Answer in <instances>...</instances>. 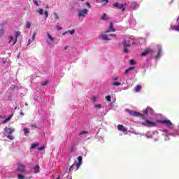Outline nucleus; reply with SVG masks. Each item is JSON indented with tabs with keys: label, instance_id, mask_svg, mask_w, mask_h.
Here are the masks:
<instances>
[{
	"label": "nucleus",
	"instance_id": "48",
	"mask_svg": "<svg viewBox=\"0 0 179 179\" xmlns=\"http://www.w3.org/2000/svg\"><path fill=\"white\" fill-rule=\"evenodd\" d=\"M83 134H87V131H83L80 132V135H83Z\"/></svg>",
	"mask_w": 179,
	"mask_h": 179
},
{
	"label": "nucleus",
	"instance_id": "40",
	"mask_svg": "<svg viewBox=\"0 0 179 179\" xmlns=\"http://www.w3.org/2000/svg\"><path fill=\"white\" fill-rule=\"evenodd\" d=\"M18 178L19 179H24V176L22 174H20V175H18Z\"/></svg>",
	"mask_w": 179,
	"mask_h": 179
},
{
	"label": "nucleus",
	"instance_id": "7",
	"mask_svg": "<svg viewBox=\"0 0 179 179\" xmlns=\"http://www.w3.org/2000/svg\"><path fill=\"white\" fill-rule=\"evenodd\" d=\"M114 31H115V29H114V25H113V22H110L109 29L105 30V31H104V33H105V34L110 33V32L113 33V32H114Z\"/></svg>",
	"mask_w": 179,
	"mask_h": 179
},
{
	"label": "nucleus",
	"instance_id": "4",
	"mask_svg": "<svg viewBox=\"0 0 179 179\" xmlns=\"http://www.w3.org/2000/svg\"><path fill=\"white\" fill-rule=\"evenodd\" d=\"M87 12H89V10L85 8L83 10H78V16L79 17H85L86 16Z\"/></svg>",
	"mask_w": 179,
	"mask_h": 179
},
{
	"label": "nucleus",
	"instance_id": "53",
	"mask_svg": "<svg viewBox=\"0 0 179 179\" xmlns=\"http://www.w3.org/2000/svg\"><path fill=\"white\" fill-rule=\"evenodd\" d=\"M64 50H68V46L64 47Z\"/></svg>",
	"mask_w": 179,
	"mask_h": 179
},
{
	"label": "nucleus",
	"instance_id": "21",
	"mask_svg": "<svg viewBox=\"0 0 179 179\" xmlns=\"http://www.w3.org/2000/svg\"><path fill=\"white\" fill-rule=\"evenodd\" d=\"M135 69V66L129 67V69H126L125 73H128L129 72H131V71Z\"/></svg>",
	"mask_w": 179,
	"mask_h": 179
},
{
	"label": "nucleus",
	"instance_id": "13",
	"mask_svg": "<svg viewBox=\"0 0 179 179\" xmlns=\"http://www.w3.org/2000/svg\"><path fill=\"white\" fill-rule=\"evenodd\" d=\"M101 20H108L110 19V17L107 15V14L103 13L102 17H101Z\"/></svg>",
	"mask_w": 179,
	"mask_h": 179
},
{
	"label": "nucleus",
	"instance_id": "58",
	"mask_svg": "<svg viewBox=\"0 0 179 179\" xmlns=\"http://www.w3.org/2000/svg\"><path fill=\"white\" fill-rule=\"evenodd\" d=\"M70 179H72V177H71Z\"/></svg>",
	"mask_w": 179,
	"mask_h": 179
},
{
	"label": "nucleus",
	"instance_id": "31",
	"mask_svg": "<svg viewBox=\"0 0 179 179\" xmlns=\"http://www.w3.org/2000/svg\"><path fill=\"white\" fill-rule=\"evenodd\" d=\"M33 2L36 6H40V4H38V1L37 0H33Z\"/></svg>",
	"mask_w": 179,
	"mask_h": 179
},
{
	"label": "nucleus",
	"instance_id": "27",
	"mask_svg": "<svg viewBox=\"0 0 179 179\" xmlns=\"http://www.w3.org/2000/svg\"><path fill=\"white\" fill-rule=\"evenodd\" d=\"M38 145V143H33L31 145V149H34V148H37Z\"/></svg>",
	"mask_w": 179,
	"mask_h": 179
},
{
	"label": "nucleus",
	"instance_id": "59",
	"mask_svg": "<svg viewBox=\"0 0 179 179\" xmlns=\"http://www.w3.org/2000/svg\"><path fill=\"white\" fill-rule=\"evenodd\" d=\"M81 1H85V0H81Z\"/></svg>",
	"mask_w": 179,
	"mask_h": 179
},
{
	"label": "nucleus",
	"instance_id": "33",
	"mask_svg": "<svg viewBox=\"0 0 179 179\" xmlns=\"http://www.w3.org/2000/svg\"><path fill=\"white\" fill-rule=\"evenodd\" d=\"M24 134H29V129L28 128H24Z\"/></svg>",
	"mask_w": 179,
	"mask_h": 179
},
{
	"label": "nucleus",
	"instance_id": "41",
	"mask_svg": "<svg viewBox=\"0 0 179 179\" xmlns=\"http://www.w3.org/2000/svg\"><path fill=\"white\" fill-rule=\"evenodd\" d=\"M102 3H103V5H106V3H108V0H102Z\"/></svg>",
	"mask_w": 179,
	"mask_h": 179
},
{
	"label": "nucleus",
	"instance_id": "12",
	"mask_svg": "<svg viewBox=\"0 0 179 179\" xmlns=\"http://www.w3.org/2000/svg\"><path fill=\"white\" fill-rule=\"evenodd\" d=\"M153 50L151 49L146 50L143 53H141V57H146V55H149L150 52H152Z\"/></svg>",
	"mask_w": 179,
	"mask_h": 179
},
{
	"label": "nucleus",
	"instance_id": "14",
	"mask_svg": "<svg viewBox=\"0 0 179 179\" xmlns=\"http://www.w3.org/2000/svg\"><path fill=\"white\" fill-rule=\"evenodd\" d=\"M13 117V114L10 115L9 117H8L6 119H5L3 121V124H6V122L10 121V120L12 119Z\"/></svg>",
	"mask_w": 179,
	"mask_h": 179
},
{
	"label": "nucleus",
	"instance_id": "3",
	"mask_svg": "<svg viewBox=\"0 0 179 179\" xmlns=\"http://www.w3.org/2000/svg\"><path fill=\"white\" fill-rule=\"evenodd\" d=\"M113 6L115 8H117L118 9H121L122 12H124L125 11V6H127V4L120 3H115L113 4Z\"/></svg>",
	"mask_w": 179,
	"mask_h": 179
},
{
	"label": "nucleus",
	"instance_id": "22",
	"mask_svg": "<svg viewBox=\"0 0 179 179\" xmlns=\"http://www.w3.org/2000/svg\"><path fill=\"white\" fill-rule=\"evenodd\" d=\"M123 52H124V54H128V52H129L128 47L123 46Z\"/></svg>",
	"mask_w": 179,
	"mask_h": 179
},
{
	"label": "nucleus",
	"instance_id": "24",
	"mask_svg": "<svg viewBox=\"0 0 179 179\" xmlns=\"http://www.w3.org/2000/svg\"><path fill=\"white\" fill-rule=\"evenodd\" d=\"M81 164H82V162H78L77 164H76V170H79V169L80 168Z\"/></svg>",
	"mask_w": 179,
	"mask_h": 179
},
{
	"label": "nucleus",
	"instance_id": "15",
	"mask_svg": "<svg viewBox=\"0 0 179 179\" xmlns=\"http://www.w3.org/2000/svg\"><path fill=\"white\" fill-rule=\"evenodd\" d=\"M19 36H20V31H16L15 32V39L14 40V44L15 43H17V37H19Z\"/></svg>",
	"mask_w": 179,
	"mask_h": 179
},
{
	"label": "nucleus",
	"instance_id": "8",
	"mask_svg": "<svg viewBox=\"0 0 179 179\" xmlns=\"http://www.w3.org/2000/svg\"><path fill=\"white\" fill-rule=\"evenodd\" d=\"M131 41H132V39L125 40L123 39L122 41V45L123 47H131Z\"/></svg>",
	"mask_w": 179,
	"mask_h": 179
},
{
	"label": "nucleus",
	"instance_id": "55",
	"mask_svg": "<svg viewBox=\"0 0 179 179\" xmlns=\"http://www.w3.org/2000/svg\"><path fill=\"white\" fill-rule=\"evenodd\" d=\"M71 152H73V148H71Z\"/></svg>",
	"mask_w": 179,
	"mask_h": 179
},
{
	"label": "nucleus",
	"instance_id": "10",
	"mask_svg": "<svg viewBox=\"0 0 179 179\" xmlns=\"http://www.w3.org/2000/svg\"><path fill=\"white\" fill-rule=\"evenodd\" d=\"M24 169H26V166L23 164H18L17 170L20 173H23L24 171Z\"/></svg>",
	"mask_w": 179,
	"mask_h": 179
},
{
	"label": "nucleus",
	"instance_id": "45",
	"mask_svg": "<svg viewBox=\"0 0 179 179\" xmlns=\"http://www.w3.org/2000/svg\"><path fill=\"white\" fill-rule=\"evenodd\" d=\"M32 38L33 40H35L36 38V32H34L33 34H32Z\"/></svg>",
	"mask_w": 179,
	"mask_h": 179
},
{
	"label": "nucleus",
	"instance_id": "52",
	"mask_svg": "<svg viewBox=\"0 0 179 179\" xmlns=\"http://www.w3.org/2000/svg\"><path fill=\"white\" fill-rule=\"evenodd\" d=\"M113 80H118L117 78H113Z\"/></svg>",
	"mask_w": 179,
	"mask_h": 179
},
{
	"label": "nucleus",
	"instance_id": "20",
	"mask_svg": "<svg viewBox=\"0 0 179 179\" xmlns=\"http://www.w3.org/2000/svg\"><path fill=\"white\" fill-rule=\"evenodd\" d=\"M162 57V49H159L158 50V54L156 56L157 59H159Z\"/></svg>",
	"mask_w": 179,
	"mask_h": 179
},
{
	"label": "nucleus",
	"instance_id": "17",
	"mask_svg": "<svg viewBox=\"0 0 179 179\" xmlns=\"http://www.w3.org/2000/svg\"><path fill=\"white\" fill-rule=\"evenodd\" d=\"M34 170L36 174H37V173H40V166L36 165V166L34 168Z\"/></svg>",
	"mask_w": 179,
	"mask_h": 179
},
{
	"label": "nucleus",
	"instance_id": "6",
	"mask_svg": "<svg viewBox=\"0 0 179 179\" xmlns=\"http://www.w3.org/2000/svg\"><path fill=\"white\" fill-rule=\"evenodd\" d=\"M129 113L133 117H143V114L134 110H129Z\"/></svg>",
	"mask_w": 179,
	"mask_h": 179
},
{
	"label": "nucleus",
	"instance_id": "50",
	"mask_svg": "<svg viewBox=\"0 0 179 179\" xmlns=\"http://www.w3.org/2000/svg\"><path fill=\"white\" fill-rule=\"evenodd\" d=\"M9 38H10L9 43H10V41H12L13 40V37L10 36Z\"/></svg>",
	"mask_w": 179,
	"mask_h": 179
},
{
	"label": "nucleus",
	"instance_id": "37",
	"mask_svg": "<svg viewBox=\"0 0 179 179\" xmlns=\"http://www.w3.org/2000/svg\"><path fill=\"white\" fill-rule=\"evenodd\" d=\"M5 33V31L3 29H0V37L2 36V35Z\"/></svg>",
	"mask_w": 179,
	"mask_h": 179
},
{
	"label": "nucleus",
	"instance_id": "18",
	"mask_svg": "<svg viewBox=\"0 0 179 179\" xmlns=\"http://www.w3.org/2000/svg\"><path fill=\"white\" fill-rule=\"evenodd\" d=\"M136 92H141V90H142V86L138 85H136V88H135Z\"/></svg>",
	"mask_w": 179,
	"mask_h": 179
},
{
	"label": "nucleus",
	"instance_id": "2",
	"mask_svg": "<svg viewBox=\"0 0 179 179\" xmlns=\"http://www.w3.org/2000/svg\"><path fill=\"white\" fill-rule=\"evenodd\" d=\"M110 37H117V35L115 34H103L102 35V40L104 41H111V38Z\"/></svg>",
	"mask_w": 179,
	"mask_h": 179
},
{
	"label": "nucleus",
	"instance_id": "28",
	"mask_svg": "<svg viewBox=\"0 0 179 179\" xmlns=\"http://www.w3.org/2000/svg\"><path fill=\"white\" fill-rule=\"evenodd\" d=\"M53 15L55 17V19H56V20H58V19H59V17L58 16V14H57V13H54Z\"/></svg>",
	"mask_w": 179,
	"mask_h": 179
},
{
	"label": "nucleus",
	"instance_id": "23",
	"mask_svg": "<svg viewBox=\"0 0 179 179\" xmlns=\"http://www.w3.org/2000/svg\"><path fill=\"white\" fill-rule=\"evenodd\" d=\"M48 38H49L50 40V41H52V43H54V38H52V36H51V35L50 34V33H48Z\"/></svg>",
	"mask_w": 179,
	"mask_h": 179
},
{
	"label": "nucleus",
	"instance_id": "56",
	"mask_svg": "<svg viewBox=\"0 0 179 179\" xmlns=\"http://www.w3.org/2000/svg\"><path fill=\"white\" fill-rule=\"evenodd\" d=\"M57 179H59V177H57Z\"/></svg>",
	"mask_w": 179,
	"mask_h": 179
},
{
	"label": "nucleus",
	"instance_id": "43",
	"mask_svg": "<svg viewBox=\"0 0 179 179\" xmlns=\"http://www.w3.org/2000/svg\"><path fill=\"white\" fill-rule=\"evenodd\" d=\"M85 5H86V6H87V8H89V9H90V8H91L90 3L89 2H86Z\"/></svg>",
	"mask_w": 179,
	"mask_h": 179
},
{
	"label": "nucleus",
	"instance_id": "49",
	"mask_svg": "<svg viewBox=\"0 0 179 179\" xmlns=\"http://www.w3.org/2000/svg\"><path fill=\"white\" fill-rule=\"evenodd\" d=\"M73 166H75V164H73V165H71V166L69 167V171L72 170V168L73 167Z\"/></svg>",
	"mask_w": 179,
	"mask_h": 179
},
{
	"label": "nucleus",
	"instance_id": "39",
	"mask_svg": "<svg viewBox=\"0 0 179 179\" xmlns=\"http://www.w3.org/2000/svg\"><path fill=\"white\" fill-rule=\"evenodd\" d=\"M70 34H75V29H72V30H69Z\"/></svg>",
	"mask_w": 179,
	"mask_h": 179
},
{
	"label": "nucleus",
	"instance_id": "32",
	"mask_svg": "<svg viewBox=\"0 0 179 179\" xmlns=\"http://www.w3.org/2000/svg\"><path fill=\"white\" fill-rule=\"evenodd\" d=\"M44 15H45V19H47L48 17V11L45 10Z\"/></svg>",
	"mask_w": 179,
	"mask_h": 179
},
{
	"label": "nucleus",
	"instance_id": "42",
	"mask_svg": "<svg viewBox=\"0 0 179 179\" xmlns=\"http://www.w3.org/2000/svg\"><path fill=\"white\" fill-rule=\"evenodd\" d=\"M56 28L57 30H62V27H61L59 25L56 26Z\"/></svg>",
	"mask_w": 179,
	"mask_h": 179
},
{
	"label": "nucleus",
	"instance_id": "30",
	"mask_svg": "<svg viewBox=\"0 0 179 179\" xmlns=\"http://www.w3.org/2000/svg\"><path fill=\"white\" fill-rule=\"evenodd\" d=\"M7 138H8V139H10V141H13V139H14V138L13 137V136L10 135V134H8V135L7 136Z\"/></svg>",
	"mask_w": 179,
	"mask_h": 179
},
{
	"label": "nucleus",
	"instance_id": "19",
	"mask_svg": "<svg viewBox=\"0 0 179 179\" xmlns=\"http://www.w3.org/2000/svg\"><path fill=\"white\" fill-rule=\"evenodd\" d=\"M36 12L38 13H39V15H43V13H44V9L43 8H38V10H36Z\"/></svg>",
	"mask_w": 179,
	"mask_h": 179
},
{
	"label": "nucleus",
	"instance_id": "36",
	"mask_svg": "<svg viewBox=\"0 0 179 179\" xmlns=\"http://www.w3.org/2000/svg\"><path fill=\"white\" fill-rule=\"evenodd\" d=\"M44 149H45V147L44 145L38 148V150H44Z\"/></svg>",
	"mask_w": 179,
	"mask_h": 179
},
{
	"label": "nucleus",
	"instance_id": "25",
	"mask_svg": "<svg viewBox=\"0 0 179 179\" xmlns=\"http://www.w3.org/2000/svg\"><path fill=\"white\" fill-rule=\"evenodd\" d=\"M30 27H31V22H30V21H27V28L30 29Z\"/></svg>",
	"mask_w": 179,
	"mask_h": 179
},
{
	"label": "nucleus",
	"instance_id": "26",
	"mask_svg": "<svg viewBox=\"0 0 179 179\" xmlns=\"http://www.w3.org/2000/svg\"><path fill=\"white\" fill-rule=\"evenodd\" d=\"M120 85H121V83L114 82L112 83V86H120Z\"/></svg>",
	"mask_w": 179,
	"mask_h": 179
},
{
	"label": "nucleus",
	"instance_id": "35",
	"mask_svg": "<svg viewBox=\"0 0 179 179\" xmlns=\"http://www.w3.org/2000/svg\"><path fill=\"white\" fill-rule=\"evenodd\" d=\"M106 99L108 101H111V96H106Z\"/></svg>",
	"mask_w": 179,
	"mask_h": 179
},
{
	"label": "nucleus",
	"instance_id": "29",
	"mask_svg": "<svg viewBox=\"0 0 179 179\" xmlns=\"http://www.w3.org/2000/svg\"><path fill=\"white\" fill-rule=\"evenodd\" d=\"M48 84V80H45L43 83H41V86H47Z\"/></svg>",
	"mask_w": 179,
	"mask_h": 179
},
{
	"label": "nucleus",
	"instance_id": "46",
	"mask_svg": "<svg viewBox=\"0 0 179 179\" xmlns=\"http://www.w3.org/2000/svg\"><path fill=\"white\" fill-rule=\"evenodd\" d=\"M95 108H101V105L100 104L96 105Z\"/></svg>",
	"mask_w": 179,
	"mask_h": 179
},
{
	"label": "nucleus",
	"instance_id": "16",
	"mask_svg": "<svg viewBox=\"0 0 179 179\" xmlns=\"http://www.w3.org/2000/svg\"><path fill=\"white\" fill-rule=\"evenodd\" d=\"M172 30H175L176 31H179V24L178 25H172Z\"/></svg>",
	"mask_w": 179,
	"mask_h": 179
},
{
	"label": "nucleus",
	"instance_id": "44",
	"mask_svg": "<svg viewBox=\"0 0 179 179\" xmlns=\"http://www.w3.org/2000/svg\"><path fill=\"white\" fill-rule=\"evenodd\" d=\"M148 113H149V110H148V109H145L143 110V113L145 114V115L148 114Z\"/></svg>",
	"mask_w": 179,
	"mask_h": 179
},
{
	"label": "nucleus",
	"instance_id": "11",
	"mask_svg": "<svg viewBox=\"0 0 179 179\" xmlns=\"http://www.w3.org/2000/svg\"><path fill=\"white\" fill-rule=\"evenodd\" d=\"M117 129L118 131H121V132H127V129H125V127H124V125L122 124H118Z\"/></svg>",
	"mask_w": 179,
	"mask_h": 179
},
{
	"label": "nucleus",
	"instance_id": "51",
	"mask_svg": "<svg viewBox=\"0 0 179 179\" xmlns=\"http://www.w3.org/2000/svg\"><path fill=\"white\" fill-rule=\"evenodd\" d=\"M31 41L30 40V39H29V41H28V45L29 44H31Z\"/></svg>",
	"mask_w": 179,
	"mask_h": 179
},
{
	"label": "nucleus",
	"instance_id": "34",
	"mask_svg": "<svg viewBox=\"0 0 179 179\" xmlns=\"http://www.w3.org/2000/svg\"><path fill=\"white\" fill-rule=\"evenodd\" d=\"M83 159V157H82V156H79L78 157V162L82 163Z\"/></svg>",
	"mask_w": 179,
	"mask_h": 179
},
{
	"label": "nucleus",
	"instance_id": "5",
	"mask_svg": "<svg viewBox=\"0 0 179 179\" xmlns=\"http://www.w3.org/2000/svg\"><path fill=\"white\" fill-rule=\"evenodd\" d=\"M159 122L162 125H166V127H171L173 125V123H171V121L169 120H159Z\"/></svg>",
	"mask_w": 179,
	"mask_h": 179
},
{
	"label": "nucleus",
	"instance_id": "9",
	"mask_svg": "<svg viewBox=\"0 0 179 179\" xmlns=\"http://www.w3.org/2000/svg\"><path fill=\"white\" fill-rule=\"evenodd\" d=\"M5 132L7 135H12L13 132H15V129L13 128H8L7 127L5 128Z\"/></svg>",
	"mask_w": 179,
	"mask_h": 179
},
{
	"label": "nucleus",
	"instance_id": "57",
	"mask_svg": "<svg viewBox=\"0 0 179 179\" xmlns=\"http://www.w3.org/2000/svg\"><path fill=\"white\" fill-rule=\"evenodd\" d=\"M22 115H23V113H21Z\"/></svg>",
	"mask_w": 179,
	"mask_h": 179
},
{
	"label": "nucleus",
	"instance_id": "47",
	"mask_svg": "<svg viewBox=\"0 0 179 179\" xmlns=\"http://www.w3.org/2000/svg\"><path fill=\"white\" fill-rule=\"evenodd\" d=\"M31 127L32 128H37V124H31Z\"/></svg>",
	"mask_w": 179,
	"mask_h": 179
},
{
	"label": "nucleus",
	"instance_id": "38",
	"mask_svg": "<svg viewBox=\"0 0 179 179\" xmlns=\"http://www.w3.org/2000/svg\"><path fill=\"white\" fill-rule=\"evenodd\" d=\"M130 65H135V60L134 59H131L130 60Z\"/></svg>",
	"mask_w": 179,
	"mask_h": 179
},
{
	"label": "nucleus",
	"instance_id": "1",
	"mask_svg": "<svg viewBox=\"0 0 179 179\" xmlns=\"http://www.w3.org/2000/svg\"><path fill=\"white\" fill-rule=\"evenodd\" d=\"M142 125H144L145 127H148V128H153L156 127V123L149 120H145V122L142 123Z\"/></svg>",
	"mask_w": 179,
	"mask_h": 179
},
{
	"label": "nucleus",
	"instance_id": "54",
	"mask_svg": "<svg viewBox=\"0 0 179 179\" xmlns=\"http://www.w3.org/2000/svg\"><path fill=\"white\" fill-rule=\"evenodd\" d=\"M66 33H68V31H66V32L63 33V34H66Z\"/></svg>",
	"mask_w": 179,
	"mask_h": 179
}]
</instances>
